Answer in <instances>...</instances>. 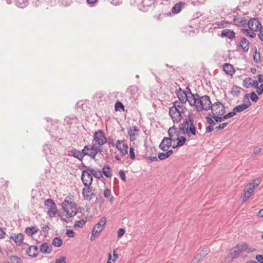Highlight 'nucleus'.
Instances as JSON below:
<instances>
[{"mask_svg":"<svg viewBox=\"0 0 263 263\" xmlns=\"http://www.w3.org/2000/svg\"><path fill=\"white\" fill-rule=\"evenodd\" d=\"M223 70L227 74L230 76H232L235 71L233 66L229 63L223 65Z\"/></svg>","mask_w":263,"mask_h":263,"instance_id":"nucleus-26","label":"nucleus"},{"mask_svg":"<svg viewBox=\"0 0 263 263\" xmlns=\"http://www.w3.org/2000/svg\"><path fill=\"white\" fill-rule=\"evenodd\" d=\"M62 206L66 213L65 215L64 214L62 215V218L64 221L68 222L70 218L75 216L77 213V205L73 202L65 200L62 203Z\"/></svg>","mask_w":263,"mask_h":263,"instance_id":"nucleus-2","label":"nucleus"},{"mask_svg":"<svg viewBox=\"0 0 263 263\" xmlns=\"http://www.w3.org/2000/svg\"><path fill=\"white\" fill-rule=\"evenodd\" d=\"M171 15V13L170 12H167L165 13H159L158 15H156V17L158 20L160 21L163 17H168L170 16Z\"/></svg>","mask_w":263,"mask_h":263,"instance_id":"nucleus-49","label":"nucleus"},{"mask_svg":"<svg viewBox=\"0 0 263 263\" xmlns=\"http://www.w3.org/2000/svg\"><path fill=\"white\" fill-rule=\"evenodd\" d=\"M115 109L116 111H124V106L123 104L120 101H117L115 103Z\"/></svg>","mask_w":263,"mask_h":263,"instance_id":"nucleus-43","label":"nucleus"},{"mask_svg":"<svg viewBox=\"0 0 263 263\" xmlns=\"http://www.w3.org/2000/svg\"><path fill=\"white\" fill-rule=\"evenodd\" d=\"M158 157L160 160H162L168 158V156L166 155V153H160L158 154Z\"/></svg>","mask_w":263,"mask_h":263,"instance_id":"nucleus-58","label":"nucleus"},{"mask_svg":"<svg viewBox=\"0 0 263 263\" xmlns=\"http://www.w3.org/2000/svg\"><path fill=\"white\" fill-rule=\"evenodd\" d=\"M253 59L256 63H259L260 61V54L259 53H257L256 51L255 54L253 55Z\"/></svg>","mask_w":263,"mask_h":263,"instance_id":"nucleus-62","label":"nucleus"},{"mask_svg":"<svg viewBox=\"0 0 263 263\" xmlns=\"http://www.w3.org/2000/svg\"><path fill=\"white\" fill-rule=\"evenodd\" d=\"M93 141L99 146H102L107 142L104 133L101 129L96 131L93 136Z\"/></svg>","mask_w":263,"mask_h":263,"instance_id":"nucleus-7","label":"nucleus"},{"mask_svg":"<svg viewBox=\"0 0 263 263\" xmlns=\"http://www.w3.org/2000/svg\"><path fill=\"white\" fill-rule=\"evenodd\" d=\"M210 115L205 117L206 122L209 124V126H213L215 124V122L212 120V118L210 117Z\"/></svg>","mask_w":263,"mask_h":263,"instance_id":"nucleus-54","label":"nucleus"},{"mask_svg":"<svg viewBox=\"0 0 263 263\" xmlns=\"http://www.w3.org/2000/svg\"><path fill=\"white\" fill-rule=\"evenodd\" d=\"M258 85V81L257 80H253L251 78L248 77L245 78L243 80V86L246 88H249L251 87H256Z\"/></svg>","mask_w":263,"mask_h":263,"instance_id":"nucleus-19","label":"nucleus"},{"mask_svg":"<svg viewBox=\"0 0 263 263\" xmlns=\"http://www.w3.org/2000/svg\"><path fill=\"white\" fill-rule=\"evenodd\" d=\"M197 101L196 110L198 112H200L203 110H209L212 107V104L210 100V98L208 95L202 97L199 96Z\"/></svg>","mask_w":263,"mask_h":263,"instance_id":"nucleus-4","label":"nucleus"},{"mask_svg":"<svg viewBox=\"0 0 263 263\" xmlns=\"http://www.w3.org/2000/svg\"><path fill=\"white\" fill-rule=\"evenodd\" d=\"M186 89L189 92L188 94L187 95V101L189 103L191 106H194L196 108L197 105V101L198 100L199 95H198L197 93L195 95L193 94L188 87H186Z\"/></svg>","mask_w":263,"mask_h":263,"instance_id":"nucleus-14","label":"nucleus"},{"mask_svg":"<svg viewBox=\"0 0 263 263\" xmlns=\"http://www.w3.org/2000/svg\"><path fill=\"white\" fill-rule=\"evenodd\" d=\"M259 178L254 179L252 182L247 184L243 190V197L242 198L243 202H247L251 197L252 194L254 192V190L257 188L260 183Z\"/></svg>","mask_w":263,"mask_h":263,"instance_id":"nucleus-3","label":"nucleus"},{"mask_svg":"<svg viewBox=\"0 0 263 263\" xmlns=\"http://www.w3.org/2000/svg\"><path fill=\"white\" fill-rule=\"evenodd\" d=\"M176 95L180 101L179 102L182 103V104H183V103H185L187 102V94L185 91L182 90L181 88H179L178 90H177Z\"/></svg>","mask_w":263,"mask_h":263,"instance_id":"nucleus-20","label":"nucleus"},{"mask_svg":"<svg viewBox=\"0 0 263 263\" xmlns=\"http://www.w3.org/2000/svg\"><path fill=\"white\" fill-rule=\"evenodd\" d=\"M106 223V218L102 217L98 223L93 227L91 232L90 239L93 240L96 236H98L100 232L103 230L104 227Z\"/></svg>","mask_w":263,"mask_h":263,"instance_id":"nucleus-5","label":"nucleus"},{"mask_svg":"<svg viewBox=\"0 0 263 263\" xmlns=\"http://www.w3.org/2000/svg\"><path fill=\"white\" fill-rule=\"evenodd\" d=\"M220 36L232 40L235 37V33L233 30L226 29L221 32Z\"/></svg>","mask_w":263,"mask_h":263,"instance_id":"nucleus-22","label":"nucleus"},{"mask_svg":"<svg viewBox=\"0 0 263 263\" xmlns=\"http://www.w3.org/2000/svg\"><path fill=\"white\" fill-rule=\"evenodd\" d=\"M221 105H222V103L219 102H216L212 104L210 109H211L212 113L213 115H217V114L215 113L216 111H218V110H219Z\"/></svg>","mask_w":263,"mask_h":263,"instance_id":"nucleus-35","label":"nucleus"},{"mask_svg":"<svg viewBox=\"0 0 263 263\" xmlns=\"http://www.w3.org/2000/svg\"><path fill=\"white\" fill-rule=\"evenodd\" d=\"M236 246L240 252L242 251H246L247 253H252L255 250V249L249 247L248 245L245 242L241 244L238 243Z\"/></svg>","mask_w":263,"mask_h":263,"instance_id":"nucleus-25","label":"nucleus"},{"mask_svg":"<svg viewBox=\"0 0 263 263\" xmlns=\"http://www.w3.org/2000/svg\"><path fill=\"white\" fill-rule=\"evenodd\" d=\"M128 134L130 137V140L131 141H134L136 140V135L134 133V132L133 131L132 128H129L128 130Z\"/></svg>","mask_w":263,"mask_h":263,"instance_id":"nucleus-51","label":"nucleus"},{"mask_svg":"<svg viewBox=\"0 0 263 263\" xmlns=\"http://www.w3.org/2000/svg\"><path fill=\"white\" fill-rule=\"evenodd\" d=\"M43 150L45 152L46 155L49 157L50 158H51L50 155H53L54 156H56L58 155V152L57 150L55 149V148L52 147V145H49L48 144H46L43 146Z\"/></svg>","mask_w":263,"mask_h":263,"instance_id":"nucleus-16","label":"nucleus"},{"mask_svg":"<svg viewBox=\"0 0 263 263\" xmlns=\"http://www.w3.org/2000/svg\"><path fill=\"white\" fill-rule=\"evenodd\" d=\"M129 155H130V159H132V160H134L135 159L134 148L132 147L129 148Z\"/></svg>","mask_w":263,"mask_h":263,"instance_id":"nucleus-63","label":"nucleus"},{"mask_svg":"<svg viewBox=\"0 0 263 263\" xmlns=\"http://www.w3.org/2000/svg\"><path fill=\"white\" fill-rule=\"evenodd\" d=\"M240 251L237 248V246H236L235 247L233 248L231 250V255H232V259L236 258L239 256Z\"/></svg>","mask_w":263,"mask_h":263,"instance_id":"nucleus-37","label":"nucleus"},{"mask_svg":"<svg viewBox=\"0 0 263 263\" xmlns=\"http://www.w3.org/2000/svg\"><path fill=\"white\" fill-rule=\"evenodd\" d=\"M172 141H175V139H172L171 135L170 137L164 138L159 145V148L163 151H167L172 146Z\"/></svg>","mask_w":263,"mask_h":263,"instance_id":"nucleus-11","label":"nucleus"},{"mask_svg":"<svg viewBox=\"0 0 263 263\" xmlns=\"http://www.w3.org/2000/svg\"><path fill=\"white\" fill-rule=\"evenodd\" d=\"M38 231L39 229L35 226L27 227L25 229V232L29 236L35 234Z\"/></svg>","mask_w":263,"mask_h":263,"instance_id":"nucleus-34","label":"nucleus"},{"mask_svg":"<svg viewBox=\"0 0 263 263\" xmlns=\"http://www.w3.org/2000/svg\"><path fill=\"white\" fill-rule=\"evenodd\" d=\"M146 159L148 163L158 161V158L156 156H149L146 158Z\"/></svg>","mask_w":263,"mask_h":263,"instance_id":"nucleus-59","label":"nucleus"},{"mask_svg":"<svg viewBox=\"0 0 263 263\" xmlns=\"http://www.w3.org/2000/svg\"><path fill=\"white\" fill-rule=\"evenodd\" d=\"M96 144L92 143V144L85 145V147L87 148V150H86L87 156L90 157L92 159H95L97 155L101 152L100 148V146L96 145Z\"/></svg>","mask_w":263,"mask_h":263,"instance_id":"nucleus-6","label":"nucleus"},{"mask_svg":"<svg viewBox=\"0 0 263 263\" xmlns=\"http://www.w3.org/2000/svg\"><path fill=\"white\" fill-rule=\"evenodd\" d=\"M242 31L244 33H246V35L247 36H249V37H250L251 38H254L256 36V34L254 33V31H252V30L250 31L249 30H248L247 29H242Z\"/></svg>","mask_w":263,"mask_h":263,"instance_id":"nucleus-47","label":"nucleus"},{"mask_svg":"<svg viewBox=\"0 0 263 263\" xmlns=\"http://www.w3.org/2000/svg\"><path fill=\"white\" fill-rule=\"evenodd\" d=\"M256 88H257L256 92L258 95H260L263 93V84H261L259 86L258 85Z\"/></svg>","mask_w":263,"mask_h":263,"instance_id":"nucleus-57","label":"nucleus"},{"mask_svg":"<svg viewBox=\"0 0 263 263\" xmlns=\"http://www.w3.org/2000/svg\"><path fill=\"white\" fill-rule=\"evenodd\" d=\"M111 195V192L110 190L108 188H106L104 191V196L105 198H108Z\"/></svg>","mask_w":263,"mask_h":263,"instance_id":"nucleus-56","label":"nucleus"},{"mask_svg":"<svg viewBox=\"0 0 263 263\" xmlns=\"http://www.w3.org/2000/svg\"><path fill=\"white\" fill-rule=\"evenodd\" d=\"M128 146L127 144H123L120 147L118 148L120 153L123 155H125L127 154Z\"/></svg>","mask_w":263,"mask_h":263,"instance_id":"nucleus-39","label":"nucleus"},{"mask_svg":"<svg viewBox=\"0 0 263 263\" xmlns=\"http://www.w3.org/2000/svg\"><path fill=\"white\" fill-rule=\"evenodd\" d=\"M86 150H87V148L85 147V146H84L82 151L76 148H72L69 152L70 153V155L76 158L79 161H82L84 157L87 156Z\"/></svg>","mask_w":263,"mask_h":263,"instance_id":"nucleus-8","label":"nucleus"},{"mask_svg":"<svg viewBox=\"0 0 263 263\" xmlns=\"http://www.w3.org/2000/svg\"><path fill=\"white\" fill-rule=\"evenodd\" d=\"M250 99L253 102H256L258 100V97L255 93V92L253 91L250 93Z\"/></svg>","mask_w":263,"mask_h":263,"instance_id":"nucleus-52","label":"nucleus"},{"mask_svg":"<svg viewBox=\"0 0 263 263\" xmlns=\"http://www.w3.org/2000/svg\"><path fill=\"white\" fill-rule=\"evenodd\" d=\"M9 238L12 239L17 246H21L24 240V236L21 233H12Z\"/></svg>","mask_w":263,"mask_h":263,"instance_id":"nucleus-18","label":"nucleus"},{"mask_svg":"<svg viewBox=\"0 0 263 263\" xmlns=\"http://www.w3.org/2000/svg\"><path fill=\"white\" fill-rule=\"evenodd\" d=\"M248 105V104L247 105V104H241L240 105L236 106L233 109H234V111H235L236 114L237 112H241L249 107Z\"/></svg>","mask_w":263,"mask_h":263,"instance_id":"nucleus-38","label":"nucleus"},{"mask_svg":"<svg viewBox=\"0 0 263 263\" xmlns=\"http://www.w3.org/2000/svg\"><path fill=\"white\" fill-rule=\"evenodd\" d=\"M38 248L36 246H31L28 247L26 250L27 254L32 257H36L38 255Z\"/></svg>","mask_w":263,"mask_h":263,"instance_id":"nucleus-23","label":"nucleus"},{"mask_svg":"<svg viewBox=\"0 0 263 263\" xmlns=\"http://www.w3.org/2000/svg\"><path fill=\"white\" fill-rule=\"evenodd\" d=\"M191 123H194L193 118L192 117L191 115H190L187 118H185L183 123L179 125V129L180 130H182V132H187V129L190 125Z\"/></svg>","mask_w":263,"mask_h":263,"instance_id":"nucleus-17","label":"nucleus"},{"mask_svg":"<svg viewBox=\"0 0 263 263\" xmlns=\"http://www.w3.org/2000/svg\"><path fill=\"white\" fill-rule=\"evenodd\" d=\"M233 21L235 25L242 27L246 24L247 20L243 16L235 15L233 16Z\"/></svg>","mask_w":263,"mask_h":263,"instance_id":"nucleus-21","label":"nucleus"},{"mask_svg":"<svg viewBox=\"0 0 263 263\" xmlns=\"http://www.w3.org/2000/svg\"><path fill=\"white\" fill-rule=\"evenodd\" d=\"M249 94H248V93H247L244 96L243 98V102L244 103L242 104H247V105L248 104V107H249L251 105V102L250 101H249Z\"/></svg>","mask_w":263,"mask_h":263,"instance_id":"nucleus-48","label":"nucleus"},{"mask_svg":"<svg viewBox=\"0 0 263 263\" xmlns=\"http://www.w3.org/2000/svg\"><path fill=\"white\" fill-rule=\"evenodd\" d=\"M81 179L84 185H91L93 181L92 175L89 170H84L82 173Z\"/></svg>","mask_w":263,"mask_h":263,"instance_id":"nucleus-9","label":"nucleus"},{"mask_svg":"<svg viewBox=\"0 0 263 263\" xmlns=\"http://www.w3.org/2000/svg\"><path fill=\"white\" fill-rule=\"evenodd\" d=\"M10 262L8 263H22V260L21 258L16 256H11L10 257Z\"/></svg>","mask_w":263,"mask_h":263,"instance_id":"nucleus-44","label":"nucleus"},{"mask_svg":"<svg viewBox=\"0 0 263 263\" xmlns=\"http://www.w3.org/2000/svg\"><path fill=\"white\" fill-rule=\"evenodd\" d=\"M255 259L259 263H263V256L262 255L258 254L256 255Z\"/></svg>","mask_w":263,"mask_h":263,"instance_id":"nucleus-64","label":"nucleus"},{"mask_svg":"<svg viewBox=\"0 0 263 263\" xmlns=\"http://www.w3.org/2000/svg\"><path fill=\"white\" fill-rule=\"evenodd\" d=\"M63 240L60 237H55L52 241V245L56 247H60L62 245Z\"/></svg>","mask_w":263,"mask_h":263,"instance_id":"nucleus-42","label":"nucleus"},{"mask_svg":"<svg viewBox=\"0 0 263 263\" xmlns=\"http://www.w3.org/2000/svg\"><path fill=\"white\" fill-rule=\"evenodd\" d=\"M119 174V176L121 177V179L123 181H125L126 180V176H125V172H124V171L122 170H120Z\"/></svg>","mask_w":263,"mask_h":263,"instance_id":"nucleus-61","label":"nucleus"},{"mask_svg":"<svg viewBox=\"0 0 263 263\" xmlns=\"http://www.w3.org/2000/svg\"><path fill=\"white\" fill-rule=\"evenodd\" d=\"M210 252L209 248H205L200 251V252L193 258L191 263H198L201 261Z\"/></svg>","mask_w":263,"mask_h":263,"instance_id":"nucleus-10","label":"nucleus"},{"mask_svg":"<svg viewBox=\"0 0 263 263\" xmlns=\"http://www.w3.org/2000/svg\"><path fill=\"white\" fill-rule=\"evenodd\" d=\"M55 263H66V257L63 256H60L55 259Z\"/></svg>","mask_w":263,"mask_h":263,"instance_id":"nucleus-55","label":"nucleus"},{"mask_svg":"<svg viewBox=\"0 0 263 263\" xmlns=\"http://www.w3.org/2000/svg\"><path fill=\"white\" fill-rule=\"evenodd\" d=\"M88 170L90 171L95 177L98 179H101L103 177L102 171L99 168L94 170L93 168H88Z\"/></svg>","mask_w":263,"mask_h":263,"instance_id":"nucleus-32","label":"nucleus"},{"mask_svg":"<svg viewBox=\"0 0 263 263\" xmlns=\"http://www.w3.org/2000/svg\"><path fill=\"white\" fill-rule=\"evenodd\" d=\"M175 141L177 140V146H183L186 141V138L184 136H179L176 137Z\"/></svg>","mask_w":263,"mask_h":263,"instance_id":"nucleus-40","label":"nucleus"},{"mask_svg":"<svg viewBox=\"0 0 263 263\" xmlns=\"http://www.w3.org/2000/svg\"><path fill=\"white\" fill-rule=\"evenodd\" d=\"M185 109V107L179 101H176L174 102L173 106L169 109V115L173 122L178 123L181 120Z\"/></svg>","mask_w":263,"mask_h":263,"instance_id":"nucleus-1","label":"nucleus"},{"mask_svg":"<svg viewBox=\"0 0 263 263\" xmlns=\"http://www.w3.org/2000/svg\"><path fill=\"white\" fill-rule=\"evenodd\" d=\"M236 114L235 111H234V110L233 109L232 111L229 112L228 114H227L226 115H224L223 116V119L224 120L228 119H229L230 118H231V117L234 116Z\"/></svg>","mask_w":263,"mask_h":263,"instance_id":"nucleus-53","label":"nucleus"},{"mask_svg":"<svg viewBox=\"0 0 263 263\" xmlns=\"http://www.w3.org/2000/svg\"><path fill=\"white\" fill-rule=\"evenodd\" d=\"M168 134L169 137H170V135H171V137H172V139L173 138H176V137L179 136V132L177 130V128L175 126H173L170 127L168 130Z\"/></svg>","mask_w":263,"mask_h":263,"instance_id":"nucleus-29","label":"nucleus"},{"mask_svg":"<svg viewBox=\"0 0 263 263\" xmlns=\"http://www.w3.org/2000/svg\"><path fill=\"white\" fill-rule=\"evenodd\" d=\"M194 123H191L190 125L187 129V132L185 131L183 132V134H186L187 136H190V134H192L194 136L196 135V130L195 126L194 125Z\"/></svg>","mask_w":263,"mask_h":263,"instance_id":"nucleus-33","label":"nucleus"},{"mask_svg":"<svg viewBox=\"0 0 263 263\" xmlns=\"http://www.w3.org/2000/svg\"><path fill=\"white\" fill-rule=\"evenodd\" d=\"M45 205L48 209V213L50 216L55 215L57 213V206L52 199H48L44 202Z\"/></svg>","mask_w":263,"mask_h":263,"instance_id":"nucleus-12","label":"nucleus"},{"mask_svg":"<svg viewBox=\"0 0 263 263\" xmlns=\"http://www.w3.org/2000/svg\"><path fill=\"white\" fill-rule=\"evenodd\" d=\"M241 88L237 86H233L231 93L233 96H237L240 93Z\"/></svg>","mask_w":263,"mask_h":263,"instance_id":"nucleus-45","label":"nucleus"},{"mask_svg":"<svg viewBox=\"0 0 263 263\" xmlns=\"http://www.w3.org/2000/svg\"><path fill=\"white\" fill-rule=\"evenodd\" d=\"M248 26L250 30L258 31L261 27V23L258 18H254L250 20L248 22Z\"/></svg>","mask_w":263,"mask_h":263,"instance_id":"nucleus-15","label":"nucleus"},{"mask_svg":"<svg viewBox=\"0 0 263 263\" xmlns=\"http://www.w3.org/2000/svg\"><path fill=\"white\" fill-rule=\"evenodd\" d=\"M64 121L67 125L70 126L73 124H77L78 123V119L74 115H70L66 116L64 119Z\"/></svg>","mask_w":263,"mask_h":263,"instance_id":"nucleus-24","label":"nucleus"},{"mask_svg":"<svg viewBox=\"0 0 263 263\" xmlns=\"http://www.w3.org/2000/svg\"><path fill=\"white\" fill-rule=\"evenodd\" d=\"M212 118L214 119L215 122H221L223 120H224L223 117H221L219 116L214 115L212 116Z\"/></svg>","mask_w":263,"mask_h":263,"instance_id":"nucleus-60","label":"nucleus"},{"mask_svg":"<svg viewBox=\"0 0 263 263\" xmlns=\"http://www.w3.org/2000/svg\"><path fill=\"white\" fill-rule=\"evenodd\" d=\"M138 90V88L136 85H131L128 87L126 93L131 97H134Z\"/></svg>","mask_w":263,"mask_h":263,"instance_id":"nucleus-30","label":"nucleus"},{"mask_svg":"<svg viewBox=\"0 0 263 263\" xmlns=\"http://www.w3.org/2000/svg\"><path fill=\"white\" fill-rule=\"evenodd\" d=\"M40 251L44 254H49L52 251V247L48 243L44 242L40 246Z\"/></svg>","mask_w":263,"mask_h":263,"instance_id":"nucleus-28","label":"nucleus"},{"mask_svg":"<svg viewBox=\"0 0 263 263\" xmlns=\"http://www.w3.org/2000/svg\"><path fill=\"white\" fill-rule=\"evenodd\" d=\"M240 46L244 52H247L248 51L249 48V42L245 37H243L241 38Z\"/></svg>","mask_w":263,"mask_h":263,"instance_id":"nucleus-31","label":"nucleus"},{"mask_svg":"<svg viewBox=\"0 0 263 263\" xmlns=\"http://www.w3.org/2000/svg\"><path fill=\"white\" fill-rule=\"evenodd\" d=\"M185 3L179 2L176 3L172 8V12L173 14H177L180 12L185 5Z\"/></svg>","mask_w":263,"mask_h":263,"instance_id":"nucleus-27","label":"nucleus"},{"mask_svg":"<svg viewBox=\"0 0 263 263\" xmlns=\"http://www.w3.org/2000/svg\"><path fill=\"white\" fill-rule=\"evenodd\" d=\"M90 186L91 185H86L83 189L82 194L85 200L90 201L95 196V194L91 193L92 187Z\"/></svg>","mask_w":263,"mask_h":263,"instance_id":"nucleus-13","label":"nucleus"},{"mask_svg":"<svg viewBox=\"0 0 263 263\" xmlns=\"http://www.w3.org/2000/svg\"><path fill=\"white\" fill-rule=\"evenodd\" d=\"M110 166L105 165L102 168V174L107 178H110L112 176Z\"/></svg>","mask_w":263,"mask_h":263,"instance_id":"nucleus-36","label":"nucleus"},{"mask_svg":"<svg viewBox=\"0 0 263 263\" xmlns=\"http://www.w3.org/2000/svg\"><path fill=\"white\" fill-rule=\"evenodd\" d=\"M220 107L221 108L220 109H219V110H218V111H216V112L215 114H217V116H224V114L226 112V110H225V106H224V105L223 104H222V105H220Z\"/></svg>","mask_w":263,"mask_h":263,"instance_id":"nucleus-50","label":"nucleus"},{"mask_svg":"<svg viewBox=\"0 0 263 263\" xmlns=\"http://www.w3.org/2000/svg\"><path fill=\"white\" fill-rule=\"evenodd\" d=\"M86 221L84 219H81L80 220H78L76 222L73 227L74 228H82L85 223Z\"/></svg>","mask_w":263,"mask_h":263,"instance_id":"nucleus-46","label":"nucleus"},{"mask_svg":"<svg viewBox=\"0 0 263 263\" xmlns=\"http://www.w3.org/2000/svg\"><path fill=\"white\" fill-rule=\"evenodd\" d=\"M227 23L223 21L216 22L213 24V26L215 28H223L226 27Z\"/></svg>","mask_w":263,"mask_h":263,"instance_id":"nucleus-41","label":"nucleus"}]
</instances>
